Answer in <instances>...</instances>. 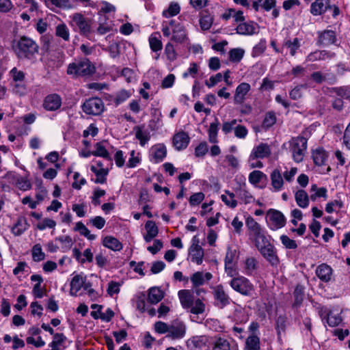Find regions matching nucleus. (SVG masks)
Returning a JSON list of instances; mask_svg holds the SVG:
<instances>
[{
    "instance_id": "obj_59",
    "label": "nucleus",
    "mask_w": 350,
    "mask_h": 350,
    "mask_svg": "<svg viewBox=\"0 0 350 350\" xmlns=\"http://www.w3.org/2000/svg\"><path fill=\"white\" fill-rule=\"evenodd\" d=\"M131 94L126 90H121L117 93L115 98V103L116 105L124 102L130 97Z\"/></svg>"
},
{
    "instance_id": "obj_52",
    "label": "nucleus",
    "mask_w": 350,
    "mask_h": 350,
    "mask_svg": "<svg viewBox=\"0 0 350 350\" xmlns=\"http://www.w3.org/2000/svg\"><path fill=\"white\" fill-rule=\"evenodd\" d=\"M264 176L265 174L260 171H253L249 175V181L252 185H257Z\"/></svg>"
},
{
    "instance_id": "obj_29",
    "label": "nucleus",
    "mask_w": 350,
    "mask_h": 350,
    "mask_svg": "<svg viewBox=\"0 0 350 350\" xmlns=\"http://www.w3.org/2000/svg\"><path fill=\"white\" fill-rule=\"evenodd\" d=\"M319 41L323 45L335 44L336 42V33L332 30H325L319 35Z\"/></svg>"
},
{
    "instance_id": "obj_6",
    "label": "nucleus",
    "mask_w": 350,
    "mask_h": 350,
    "mask_svg": "<svg viewBox=\"0 0 350 350\" xmlns=\"http://www.w3.org/2000/svg\"><path fill=\"white\" fill-rule=\"evenodd\" d=\"M81 107L83 111L88 115L99 116L103 112L105 105L100 98L92 97L85 100Z\"/></svg>"
},
{
    "instance_id": "obj_14",
    "label": "nucleus",
    "mask_w": 350,
    "mask_h": 350,
    "mask_svg": "<svg viewBox=\"0 0 350 350\" xmlns=\"http://www.w3.org/2000/svg\"><path fill=\"white\" fill-rule=\"evenodd\" d=\"M62 106V98L57 94L47 95L43 102V107L47 111H55Z\"/></svg>"
},
{
    "instance_id": "obj_10",
    "label": "nucleus",
    "mask_w": 350,
    "mask_h": 350,
    "mask_svg": "<svg viewBox=\"0 0 350 350\" xmlns=\"http://www.w3.org/2000/svg\"><path fill=\"white\" fill-rule=\"evenodd\" d=\"M186 325L183 322L174 321L170 325L167 337L172 340L183 338L186 334Z\"/></svg>"
},
{
    "instance_id": "obj_41",
    "label": "nucleus",
    "mask_w": 350,
    "mask_h": 350,
    "mask_svg": "<svg viewBox=\"0 0 350 350\" xmlns=\"http://www.w3.org/2000/svg\"><path fill=\"white\" fill-rule=\"evenodd\" d=\"M213 350H237L230 347L229 341L224 338H218L216 339Z\"/></svg>"
},
{
    "instance_id": "obj_18",
    "label": "nucleus",
    "mask_w": 350,
    "mask_h": 350,
    "mask_svg": "<svg viewBox=\"0 0 350 350\" xmlns=\"http://www.w3.org/2000/svg\"><path fill=\"white\" fill-rule=\"evenodd\" d=\"M258 26L253 21L241 23L236 28V32L240 35L252 36L257 33Z\"/></svg>"
},
{
    "instance_id": "obj_30",
    "label": "nucleus",
    "mask_w": 350,
    "mask_h": 350,
    "mask_svg": "<svg viewBox=\"0 0 350 350\" xmlns=\"http://www.w3.org/2000/svg\"><path fill=\"white\" fill-rule=\"evenodd\" d=\"M271 185L275 191H280L284 183L283 178L281 172L278 169L273 170L270 175Z\"/></svg>"
},
{
    "instance_id": "obj_36",
    "label": "nucleus",
    "mask_w": 350,
    "mask_h": 350,
    "mask_svg": "<svg viewBox=\"0 0 350 350\" xmlns=\"http://www.w3.org/2000/svg\"><path fill=\"white\" fill-rule=\"evenodd\" d=\"M189 255L192 262L201 265L204 257V251L202 247H196L189 248Z\"/></svg>"
},
{
    "instance_id": "obj_25",
    "label": "nucleus",
    "mask_w": 350,
    "mask_h": 350,
    "mask_svg": "<svg viewBox=\"0 0 350 350\" xmlns=\"http://www.w3.org/2000/svg\"><path fill=\"white\" fill-rule=\"evenodd\" d=\"M164 297V292L159 287L154 286L148 291V301L151 304H158Z\"/></svg>"
},
{
    "instance_id": "obj_23",
    "label": "nucleus",
    "mask_w": 350,
    "mask_h": 350,
    "mask_svg": "<svg viewBox=\"0 0 350 350\" xmlns=\"http://www.w3.org/2000/svg\"><path fill=\"white\" fill-rule=\"evenodd\" d=\"M332 272V267L325 263L319 265L316 269V275L324 282H328L331 280Z\"/></svg>"
},
{
    "instance_id": "obj_26",
    "label": "nucleus",
    "mask_w": 350,
    "mask_h": 350,
    "mask_svg": "<svg viewBox=\"0 0 350 350\" xmlns=\"http://www.w3.org/2000/svg\"><path fill=\"white\" fill-rule=\"evenodd\" d=\"M312 157L315 165L322 166L325 165L328 154L323 148H317L312 150Z\"/></svg>"
},
{
    "instance_id": "obj_22",
    "label": "nucleus",
    "mask_w": 350,
    "mask_h": 350,
    "mask_svg": "<svg viewBox=\"0 0 350 350\" xmlns=\"http://www.w3.org/2000/svg\"><path fill=\"white\" fill-rule=\"evenodd\" d=\"M251 86L247 83H241L239 84L235 90L234 96V102L235 104H241L245 99L246 94L250 90Z\"/></svg>"
},
{
    "instance_id": "obj_51",
    "label": "nucleus",
    "mask_w": 350,
    "mask_h": 350,
    "mask_svg": "<svg viewBox=\"0 0 350 350\" xmlns=\"http://www.w3.org/2000/svg\"><path fill=\"white\" fill-rule=\"evenodd\" d=\"M276 121L275 114L273 111L268 112L264 118L262 126L264 128H269L272 126Z\"/></svg>"
},
{
    "instance_id": "obj_56",
    "label": "nucleus",
    "mask_w": 350,
    "mask_h": 350,
    "mask_svg": "<svg viewBox=\"0 0 350 350\" xmlns=\"http://www.w3.org/2000/svg\"><path fill=\"white\" fill-rule=\"evenodd\" d=\"M204 198V194L202 192L195 193L189 198V204L191 206L200 204Z\"/></svg>"
},
{
    "instance_id": "obj_12",
    "label": "nucleus",
    "mask_w": 350,
    "mask_h": 350,
    "mask_svg": "<svg viewBox=\"0 0 350 350\" xmlns=\"http://www.w3.org/2000/svg\"><path fill=\"white\" fill-rule=\"evenodd\" d=\"M208 338L205 335L194 336L189 338L186 345L191 350H201L207 346Z\"/></svg>"
},
{
    "instance_id": "obj_58",
    "label": "nucleus",
    "mask_w": 350,
    "mask_h": 350,
    "mask_svg": "<svg viewBox=\"0 0 350 350\" xmlns=\"http://www.w3.org/2000/svg\"><path fill=\"white\" fill-rule=\"evenodd\" d=\"M257 268V261L254 258H248L245 260V269L247 274H251Z\"/></svg>"
},
{
    "instance_id": "obj_16",
    "label": "nucleus",
    "mask_w": 350,
    "mask_h": 350,
    "mask_svg": "<svg viewBox=\"0 0 350 350\" xmlns=\"http://www.w3.org/2000/svg\"><path fill=\"white\" fill-rule=\"evenodd\" d=\"M271 154L270 147L268 144L261 143L256 147H254L250 154V159L255 160L257 159H264Z\"/></svg>"
},
{
    "instance_id": "obj_9",
    "label": "nucleus",
    "mask_w": 350,
    "mask_h": 350,
    "mask_svg": "<svg viewBox=\"0 0 350 350\" xmlns=\"http://www.w3.org/2000/svg\"><path fill=\"white\" fill-rule=\"evenodd\" d=\"M267 215L269 218L271 230H275L285 226L286 218L280 211L275 209H270L268 211Z\"/></svg>"
},
{
    "instance_id": "obj_40",
    "label": "nucleus",
    "mask_w": 350,
    "mask_h": 350,
    "mask_svg": "<svg viewBox=\"0 0 350 350\" xmlns=\"http://www.w3.org/2000/svg\"><path fill=\"white\" fill-rule=\"evenodd\" d=\"M95 148L96 150L92 152V155L100 157L109 161H111L109 154L108 151L106 150L105 147L103 146V142L96 143L95 144Z\"/></svg>"
},
{
    "instance_id": "obj_57",
    "label": "nucleus",
    "mask_w": 350,
    "mask_h": 350,
    "mask_svg": "<svg viewBox=\"0 0 350 350\" xmlns=\"http://www.w3.org/2000/svg\"><path fill=\"white\" fill-rule=\"evenodd\" d=\"M56 240L64 244L63 251L69 250L72 245V240L70 236H61L56 238Z\"/></svg>"
},
{
    "instance_id": "obj_20",
    "label": "nucleus",
    "mask_w": 350,
    "mask_h": 350,
    "mask_svg": "<svg viewBox=\"0 0 350 350\" xmlns=\"http://www.w3.org/2000/svg\"><path fill=\"white\" fill-rule=\"evenodd\" d=\"M170 25L172 27V40L183 42L186 39V31L183 26L176 23L174 20L170 22Z\"/></svg>"
},
{
    "instance_id": "obj_53",
    "label": "nucleus",
    "mask_w": 350,
    "mask_h": 350,
    "mask_svg": "<svg viewBox=\"0 0 350 350\" xmlns=\"http://www.w3.org/2000/svg\"><path fill=\"white\" fill-rule=\"evenodd\" d=\"M213 18L209 15H204L200 19V25L203 30H208L213 24Z\"/></svg>"
},
{
    "instance_id": "obj_32",
    "label": "nucleus",
    "mask_w": 350,
    "mask_h": 350,
    "mask_svg": "<svg viewBox=\"0 0 350 350\" xmlns=\"http://www.w3.org/2000/svg\"><path fill=\"white\" fill-rule=\"evenodd\" d=\"M103 244L113 251H120L123 247L122 244L116 238L111 236L105 237Z\"/></svg>"
},
{
    "instance_id": "obj_63",
    "label": "nucleus",
    "mask_w": 350,
    "mask_h": 350,
    "mask_svg": "<svg viewBox=\"0 0 350 350\" xmlns=\"http://www.w3.org/2000/svg\"><path fill=\"white\" fill-rule=\"evenodd\" d=\"M165 53L167 59L170 61H174L176 58V53L172 44L167 43L165 48Z\"/></svg>"
},
{
    "instance_id": "obj_43",
    "label": "nucleus",
    "mask_w": 350,
    "mask_h": 350,
    "mask_svg": "<svg viewBox=\"0 0 350 350\" xmlns=\"http://www.w3.org/2000/svg\"><path fill=\"white\" fill-rule=\"evenodd\" d=\"M189 311L193 314H202L205 310V305L200 299L193 301L192 306L189 308Z\"/></svg>"
},
{
    "instance_id": "obj_61",
    "label": "nucleus",
    "mask_w": 350,
    "mask_h": 350,
    "mask_svg": "<svg viewBox=\"0 0 350 350\" xmlns=\"http://www.w3.org/2000/svg\"><path fill=\"white\" fill-rule=\"evenodd\" d=\"M169 327L170 325L162 321H158L154 323V330L159 334H168Z\"/></svg>"
},
{
    "instance_id": "obj_37",
    "label": "nucleus",
    "mask_w": 350,
    "mask_h": 350,
    "mask_svg": "<svg viewBox=\"0 0 350 350\" xmlns=\"http://www.w3.org/2000/svg\"><path fill=\"white\" fill-rule=\"evenodd\" d=\"M301 44L299 40L297 38L293 40H286L284 42L283 47L289 50L291 56H295L297 51L299 49Z\"/></svg>"
},
{
    "instance_id": "obj_54",
    "label": "nucleus",
    "mask_w": 350,
    "mask_h": 350,
    "mask_svg": "<svg viewBox=\"0 0 350 350\" xmlns=\"http://www.w3.org/2000/svg\"><path fill=\"white\" fill-rule=\"evenodd\" d=\"M56 226V222L49 218L44 219L41 222L38 223L37 228L40 230H43L46 228H53Z\"/></svg>"
},
{
    "instance_id": "obj_31",
    "label": "nucleus",
    "mask_w": 350,
    "mask_h": 350,
    "mask_svg": "<svg viewBox=\"0 0 350 350\" xmlns=\"http://www.w3.org/2000/svg\"><path fill=\"white\" fill-rule=\"evenodd\" d=\"M27 219L24 217L18 218L16 224L12 227V232L16 236L22 234L28 228Z\"/></svg>"
},
{
    "instance_id": "obj_46",
    "label": "nucleus",
    "mask_w": 350,
    "mask_h": 350,
    "mask_svg": "<svg viewBox=\"0 0 350 350\" xmlns=\"http://www.w3.org/2000/svg\"><path fill=\"white\" fill-rule=\"evenodd\" d=\"M55 33L57 36L63 38L64 40H69V31L65 24H60L56 27Z\"/></svg>"
},
{
    "instance_id": "obj_17",
    "label": "nucleus",
    "mask_w": 350,
    "mask_h": 350,
    "mask_svg": "<svg viewBox=\"0 0 350 350\" xmlns=\"http://www.w3.org/2000/svg\"><path fill=\"white\" fill-rule=\"evenodd\" d=\"M331 8L330 0H316L311 4L310 12L314 16H318Z\"/></svg>"
},
{
    "instance_id": "obj_8",
    "label": "nucleus",
    "mask_w": 350,
    "mask_h": 350,
    "mask_svg": "<svg viewBox=\"0 0 350 350\" xmlns=\"http://www.w3.org/2000/svg\"><path fill=\"white\" fill-rule=\"evenodd\" d=\"M262 256L269 262V263L274 266L277 265L279 262V259L277 256L276 252L273 245H271L268 240L265 243L259 244L256 246Z\"/></svg>"
},
{
    "instance_id": "obj_45",
    "label": "nucleus",
    "mask_w": 350,
    "mask_h": 350,
    "mask_svg": "<svg viewBox=\"0 0 350 350\" xmlns=\"http://www.w3.org/2000/svg\"><path fill=\"white\" fill-rule=\"evenodd\" d=\"M32 258L36 262H39L44 259L45 254L42 252V247L40 244H36L31 250Z\"/></svg>"
},
{
    "instance_id": "obj_19",
    "label": "nucleus",
    "mask_w": 350,
    "mask_h": 350,
    "mask_svg": "<svg viewBox=\"0 0 350 350\" xmlns=\"http://www.w3.org/2000/svg\"><path fill=\"white\" fill-rule=\"evenodd\" d=\"M213 275L211 273H204L202 271H197L191 276V282L193 287L197 288L204 285L206 282L211 280Z\"/></svg>"
},
{
    "instance_id": "obj_13",
    "label": "nucleus",
    "mask_w": 350,
    "mask_h": 350,
    "mask_svg": "<svg viewBox=\"0 0 350 350\" xmlns=\"http://www.w3.org/2000/svg\"><path fill=\"white\" fill-rule=\"evenodd\" d=\"M190 142L189 135L184 131H179L175 133L172 138V144L174 147L177 150H182L185 149Z\"/></svg>"
},
{
    "instance_id": "obj_24",
    "label": "nucleus",
    "mask_w": 350,
    "mask_h": 350,
    "mask_svg": "<svg viewBox=\"0 0 350 350\" xmlns=\"http://www.w3.org/2000/svg\"><path fill=\"white\" fill-rule=\"evenodd\" d=\"M334 56H335V53L333 52L325 51V50H323V51L317 50V51L308 54V55L306 57V61L313 62H316V61L325 60L327 59H332Z\"/></svg>"
},
{
    "instance_id": "obj_55",
    "label": "nucleus",
    "mask_w": 350,
    "mask_h": 350,
    "mask_svg": "<svg viewBox=\"0 0 350 350\" xmlns=\"http://www.w3.org/2000/svg\"><path fill=\"white\" fill-rule=\"evenodd\" d=\"M149 44L150 49L154 52H157L162 49V42L156 37L150 36L149 38Z\"/></svg>"
},
{
    "instance_id": "obj_60",
    "label": "nucleus",
    "mask_w": 350,
    "mask_h": 350,
    "mask_svg": "<svg viewBox=\"0 0 350 350\" xmlns=\"http://www.w3.org/2000/svg\"><path fill=\"white\" fill-rule=\"evenodd\" d=\"M237 125V120H232L230 122H225L222 125V131L224 133L228 134L234 129Z\"/></svg>"
},
{
    "instance_id": "obj_50",
    "label": "nucleus",
    "mask_w": 350,
    "mask_h": 350,
    "mask_svg": "<svg viewBox=\"0 0 350 350\" xmlns=\"http://www.w3.org/2000/svg\"><path fill=\"white\" fill-rule=\"evenodd\" d=\"M244 54V51L241 49H233L229 52V59L232 62H239Z\"/></svg>"
},
{
    "instance_id": "obj_44",
    "label": "nucleus",
    "mask_w": 350,
    "mask_h": 350,
    "mask_svg": "<svg viewBox=\"0 0 350 350\" xmlns=\"http://www.w3.org/2000/svg\"><path fill=\"white\" fill-rule=\"evenodd\" d=\"M180 10V8L177 3H171L168 8L163 12V16L165 18H170L177 15Z\"/></svg>"
},
{
    "instance_id": "obj_33",
    "label": "nucleus",
    "mask_w": 350,
    "mask_h": 350,
    "mask_svg": "<svg viewBox=\"0 0 350 350\" xmlns=\"http://www.w3.org/2000/svg\"><path fill=\"white\" fill-rule=\"evenodd\" d=\"M260 338L256 334H252L246 340L244 350H260Z\"/></svg>"
},
{
    "instance_id": "obj_5",
    "label": "nucleus",
    "mask_w": 350,
    "mask_h": 350,
    "mask_svg": "<svg viewBox=\"0 0 350 350\" xmlns=\"http://www.w3.org/2000/svg\"><path fill=\"white\" fill-rule=\"evenodd\" d=\"M229 284L233 290L245 296H251L254 291L253 284L241 275L232 278Z\"/></svg>"
},
{
    "instance_id": "obj_28",
    "label": "nucleus",
    "mask_w": 350,
    "mask_h": 350,
    "mask_svg": "<svg viewBox=\"0 0 350 350\" xmlns=\"http://www.w3.org/2000/svg\"><path fill=\"white\" fill-rule=\"evenodd\" d=\"M146 234L144 235V239L146 242H150L159 233V229L156 224L151 220L148 221L145 224Z\"/></svg>"
},
{
    "instance_id": "obj_47",
    "label": "nucleus",
    "mask_w": 350,
    "mask_h": 350,
    "mask_svg": "<svg viewBox=\"0 0 350 350\" xmlns=\"http://www.w3.org/2000/svg\"><path fill=\"white\" fill-rule=\"evenodd\" d=\"M287 318L284 315L278 317L275 323V328L278 331V334L280 335L282 332H284L286 327Z\"/></svg>"
},
{
    "instance_id": "obj_62",
    "label": "nucleus",
    "mask_w": 350,
    "mask_h": 350,
    "mask_svg": "<svg viewBox=\"0 0 350 350\" xmlns=\"http://www.w3.org/2000/svg\"><path fill=\"white\" fill-rule=\"evenodd\" d=\"M208 152V147L206 142L200 143L195 149V155L197 157H204Z\"/></svg>"
},
{
    "instance_id": "obj_1",
    "label": "nucleus",
    "mask_w": 350,
    "mask_h": 350,
    "mask_svg": "<svg viewBox=\"0 0 350 350\" xmlns=\"http://www.w3.org/2000/svg\"><path fill=\"white\" fill-rule=\"evenodd\" d=\"M14 50L19 59L33 60L38 53L39 46L30 38L22 36L16 42Z\"/></svg>"
},
{
    "instance_id": "obj_39",
    "label": "nucleus",
    "mask_w": 350,
    "mask_h": 350,
    "mask_svg": "<svg viewBox=\"0 0 350 350\" xmlns=\"http://www.w3.org/2000/svg\"><path fill=\"white\" fill-rule=\"evenodd\" d=\"M236 194L238 198L245 204H250L254 202L255 199L253 196L244 187H240L236 190Z\"/></svg>"
},
{
    "instance_id": "obj_15",
    "label": "nucleus",
    "mask_w": 350,
    "mask_h": 350,
    "mask_svg": "<svg viewBox=\"0 0 350 350\" xmlns=\"http://www.w3.org/2000/svg\"><path fill=\"white\" fill-rule=\"evenodd\" d=\"M151 160L154 163L161 162L167 155V149L163 144H157L150 150Z\"/></svg>"
},
{
    "instance_id": "obj_7",
    "label": "nucleus",
    "mask_w": 350,
    "mask_h": 350,
    "mask_svg": "<svg viewBox=\"0 0 350 350\" xmlns=\"http://www.w3.org/2000/svg\"><path fill=\"white\" fill-rule=\"evenodd\" d=\"M73 25L76 26L81 35L88 37L92 32V20L84 17L81 14L76 13L72 17Z\"/></svg>"
},
{
    "instance_id": "obj_49",
    "label": "nucleus",
    "mask_w": 350,
    "mask_h": 350,
    "mask_svg": "<svg viewBox=\"0 0 350 350\" xmlns=\"http://www.w3.org/2000/svg\"><path fill=\"white\" fill-rule=\"evenodd\" d=\"M280 240L283 245L289 250H295L297 247L296 241L290 239L287 235L282 234L280 236Z\"/></svg>"
},
{
    "instance_id": "obj_64",
    "label": "nucleus",
    "mask_w": 350,
    "mask_h": 350,
    "mask_svg": "<svg viewBox=\"0 0 350 350\" xmlns=\"http://www.w3.org/2000/svg\"><path fill=\"white\" fill-rule=\"evenodd\" d=\"M16 185L21 190L23 191H27L31 187L30 182L28 180L23 178L22 177H20L17 179Z\"/></svg>"
},
{
    "instance_id": "obj_27",
    "label": "nucleus",
    "mask_w": 350,
    "mask_h": 350,
    "mask_svg": "<svg viewBox=\"0 0 350 350\" xmlns=\"http://www.w3.org/2000/svg\"><path fill=\"white\" fill-rule=\"evenodd\" d=\"M178 297L185 309L187 310L192 306L194 300L193 294L189 290H180L178 292Z\"/></svg>"
},
{
    "instance_id": "obj_2",
    "label": "nucleus",
    "mask_w": 350,
    "mask_h": 350,
    "mask_svg": "<svg viewBox=\"0 0 350 350\" xmlns=\"http://www.w3.org/2000/svg\"><path fill=\"white\" fill-rule=\"evenodd\" d=\"M96 68L88 59H83L79 62L70 64L68 66L67 73L76 76L87 77L92 75Z\"/></svg>"
},
{
    "instance_id": "obj_42",
    "label": "nucleus",
    "mask_w": 350,
    "mask_h": 350,
    "mask_svg": "<svg viewBox=\"0 0 350 350\" xmlns=\"http://www.w3.org/2000/svg\"><path fill=\"white\" fill-rule=\"evenodd\" d=\"M219 122L217 119H215V122L211 123L208 129V139L211 143L217 142V131H218Z\"/></svg>"
},
{
    "instance_id": "obj_38",
    "label": "nucleus",
    "mask_w": 350,
    "mask_h": 350,
    "mask_svg": "<svg viewBox=\"0 0 350 350\" xmlns=\"http://www.w3.org/2000/svg\"><path fill=\"white\" fill-rule=\"evenodd\" d=\"M90 169L96 176V178L94 180L95 183L103 184L106 182V176L108 174V170L105 168L98 169L94 165H92Z\"/></svg>"
},
{
    "instance_id": "obj_21",
    "label": "nucleus",
    "mask_w": 350,
    "mask_h": 350,
    "mask_svg": "<svg viewBox=\"0 0 350 350\" xmlns=\"http://www.w3.org/2000/svg\"><path fill=\"white\" fill-rule=\"evenodd\" d=\"M213 295L216 301L221 308L230 304V297L225 292L224 286L221 284L217 285L213 288Z\"/></svg>"
},
{
    "instance_id": "obj_4",
    "label": "nucleus",
    "mask_w": 350,
    "mask_h": 350,
    "mask_svg": "<svg viewBox=\"0 0 350 350\" xmlns=\"http://www.w3.org/2000/svg\"><path fill=\"white\" fill-rule=\"evenodd\" d=\"M245 225L249 230V235L251 237L255 246L267 242V237L260 225L252 217H248L245 221Z\"/></svg>"
},
{
    "instance_id": "obj_3",
    "label": "nucleus",
    "mask_w": 350,
    "mask_h": 350,
    "mask_svg": "<svg viewBox=\"0 0 350 350\" xmlns=\"http://www.w3.org/2000/svg\"><path fill=\"white\" fill-rule=\"evenodd\" d=\"M308 139L303 136L293 137L289 141V148L295 162L300 163L303 161L307 150Z\"/></svg>"
},
{
    "instance_id": "obj_48",
    "label": "nucleus",
    "mask_w": 350,
    "mask_h": 350,
    "mask_svg": "<svg viewBox=\"0 0 350 350\" xmlns=\"http://www.w3.org/2000/svg\"><path fill=\"white\" fill-rule=\"evenodd\" d=\"M10 75L15 83H22L25 78L24 72L18 70L16 68H12L10 72Z\"/></svg>"
},
{
    "instance_id": "obj_35",
    "label": "nucleus",
    "mask_w": 350,
    "mask_h": 350,
    "mask_svg": "<svg viewBox=\"0 0 350 350\" xmlns=\"http://www.w3.org/2000/svg\"><path fill=\"white\" fill-rule=\"evenodd\" d=\"M134 130L135 137L139 141L140 145L144 146L150 139V133L148 131H144L140 126H135Z\"/></svg>"
},
{
    "instance_id": "obj_34",
    "label": "nucleus",
    "mask_w": 350,
    "mask_h": 350,
    "mask_svg": "<svg viewBox=\"0 0 350 350\" xmlns=\"http://www.w3.org/2000/svg\"><path fill=\"white\" fill-rule=\"evenodd\" d=\"M295 201L297 205L302 208H306L309 204V197L306 191L303 189L298 190L295 195Z\"/></svg>"
},
{
    "instance_id": "obj_11",
    "label": "nucleus",
    "mask_w": 350,
    "mask_h": 350,
    "mask_svg": "<svg viewBox=\"0 0 350 350\" xmlns=\"http://www.w3.org/2000/svg\"><path fill=\"white\" fill-rule=\"evenodd\" d=\"M85 277H83L81 274L75 275L70 282V294L72 296H76L77 293L83 287L84 289H88L92 286L90 282H85Z\"/></svg>"
}]
</instances>
